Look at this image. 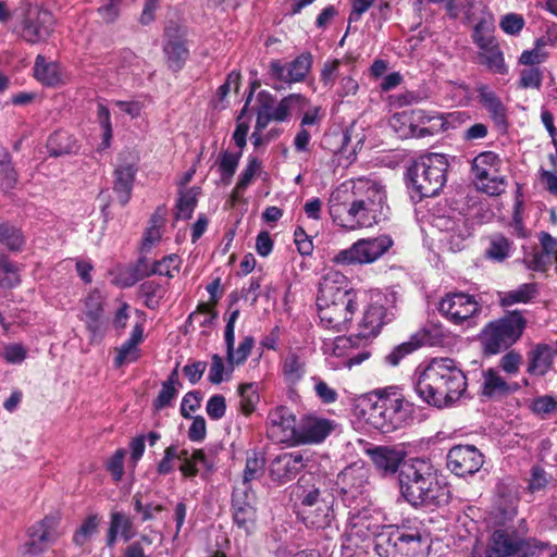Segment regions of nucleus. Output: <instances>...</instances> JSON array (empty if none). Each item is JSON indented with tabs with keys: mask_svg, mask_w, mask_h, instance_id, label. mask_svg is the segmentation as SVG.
Here are the masks:
<instances>
[{
	"mask_svg": "<svg viewBox=\"0 0 557 557\" xmlns=\"http://www.w3.org/2000/svg\"><path fill=\"white\" fill-rule=\"evenodd\" d=\"M289 490L297 516L308 528L319 530L331 527L335 518L334 497L320 475L304 474Z\"/></svg>",
	"mask_w": 557,
	"mask_h": 557,
	"instance_id": "obj_5",
	"label": "nucleus"
},
{
	"mask_svg": "<svg viewBox=\"0 0 557 557\" xmlns=\"http://www.w3.org/2000/svg\"><path fill=\"white\" fill-rule=\"evenodd\" d=\"M417 348L422 346H444L447 339L444 327L441 324L429 322L411 335Z\"/></svg>",
	"mask_w": 557,
	"mask_h": 557,
	"instance_id": "obj_35",
	"label": "nucleus"
},
{
	"mask_svg": "<svg viewBox=\"0 0 557 557\" xmlns=\"http://www.w3.org/2000/svg\"><path fill=\"white\" fill-rule=\"evenodd\" d=\"M199 194V187H190L188 189L180 190L174 213L176 220L191 219L193 213L197 207V197Z\"/></svg>",
	"mask_w": 557,
	"mask_h": 557,
	"instance_id": "obj_39",
	"label": "nucleus"
},
{
	"mask_svg": "<svg viewBox=\"0 0 557 557\" xmlns=\"http://www.w3.org/2000/svg\"><path fill=\"white\" fill-rule=\"evenodd\" d=\"M242 156V151L231 152L228 150H223L220 153L218 161V172L220 173L221 182L224 185L231 184L232 178L238 168Z\"/></svg>",
	"mask_w": 557,
	"mask_h": 557,
	"instance_id": "obj_44",
	"label": "nucleus"
},
{
	"mask_svg": "<svg viewBox=\"0 0 557 557\" xmlns=\"http://www.w3.org/2000/svg\"><path fill=\"white\" fill-rule=\"evenodd\" d=\"M20 283L15 265L8 257H0V286L5 288L15 287Z\"/></svg>",
	"mask_w": 557,
	"mask_h": 557,
	"instance_id": "obj_62",
	"label": "nucleus"
},
{
	"mask_svg": "<svg viewBox=\"0 0 557 557\" xmlns=\"http://www.w3.org/2000/svg\"><path fill=\"white\" fill-rule=\"evenodd\" d=\"M371 459L379 471L383 475H392L400 472L405 459L401 450L377 446L370 451Z\"/></svg>",
	"mask_w": 557,
	"mask_h": 557,
	"instance_id": "obj_28",
	"label": "nucleus"
},
{
	"mask_svg": "<svg viewBox=\"0 0 557 557\" xmlns=\"http://www.w3.org/2000/svg\"><path fill=\"white\" fill-rule=\"evenodd\" d=\"M371 546L373 544L361 542V539L348 543V532H345L343 535L342 555L344 557H367Z\"/></svg>",
	"mask_w": 557,
	"mask_h": 557,
	"instance_id": "obj_61",
	"label": "nucleus"
},
{
	"mask_svg": "<svg viewBox=\"0 0 557 557\" xmlns=\"http://www.w3.org/2000/svg\"><path fill=\"white\" fill-rule=\"evenodd\" d=\"M281 370L285 383L296 386L306 375V361L296 351H288L281 363Z\"/></svg>",
	"mask_w": 557,
	"mask_h": 557,
	"instance_id": "obj_34",
	"label": "nucleus"
},
{
	"mask_svg": "<svg viewBox=\"0 0 557 557\" xmlns=\"http://www.w3.org/2000/svg\"><path fill=\"white\" fill-rule=\"evenodd\" d=\"M527 534V521L521 519L518 527L494 530L490 545L499 557H541L547 544Z\"/></svg>",
	"mask_w": 557,
	"mask_h": 557,
	"instance_id": "obj_10",
	"label": "nucleus"
},
{
	"mask_svg": "<svg viewBox=\"0 0 557 557\" xmlns=\"http://www.w3.org/2000/svg\"><path fill=\"white\" fill-rule=\"evenodd\" d=\"M398 482L400 495L416 509L433 511L449 503L450 491L440 482L430 459L408 458L398 473Z\"/></svg>",
	"mask_w": 557,
	"mask_h": 557,
	"instance_id": "obj_3",
	"label": "nucleus"
},
{
	"mask_svg": "<svg viewBox=\"0 0 557 557\" xmlns=\"http://www.w3.org/2000/svg\"><path fill=\"white\" fill-rule=\"evenodd\" d=\"M308 451L294 450L275 456L269 466L271 479L277 484H285L293 480L311 461Z\"/></svg>",
	"mask_w": 557,
	"mask_h": 557,
	"instance_id": "obj_20",
	"label": "nucleus"
},
{
	"mask_svg": "<svg viewBox=\"0 0 557 557\" xmlns=\"http://www.w3.org/2000/svg\"><path fill=\"white\" fill-rule=\"evenodd\" d=\"M151 275H156L154 261L150 262L146 256H141L138 258L136 263L125 273L122 286L131 287L143 278L149 277Z\"/></svg>",
	"mask_w": 557,
	"mask_h": 557,
	"instance_id": "obj_42",
	"label": "nucleus"
},
{
	"mask_svg": "<svg viewBox=\"0 0 557 557\" xmlns=\"http://www.w3.org/2000/svg\"><path fill=\"white\" fill-rule=\"evenodd\" d=\"M384 186L372 180L358 178L349 190L345 185L332 191L329 212L333 222L346 230L371 227L389 214Z\"/></svg>",
	"mask_w": 557,
	"mask_h": 557,
	"instance_id": "obj_1",
	"label": "nucleus"
},
{
	"mask_svg": "<svg viewBox=\"0 0 557 557\" xmlns=\"http://www.w3.org/2000/svg\"><path fill=\"white\" fill-rule=\"evenodd\" d=\"M388 124L401 138L413 136L416 133V126L413 125L412 119L407 111L393 114L388 121Z\"/></svg>",
	"mask_w": 557,
	"mask_h": 557,
	"instance_id": "obj_55",
	"label": "nucleus"
},
{
	"mask_svg": "<svg viewBox=\"0 0 557 557\" xmlns=\"http://www.w3.org/2000/svg\"><path fill=\"white\" fill-rule=\"evenodd\" d=\"M255 345V338L252 336H246L239 343L237 349L235 350V338L231 342V345L225 342L226 348V361L231 366L230 373L233 372L234 366L243 364L251 354L252 347Z\"/></svg>",
	"mask_w": 557,
	"mask_h": 557,
	"instance_id": "obj_40",
	"label": "nucleus"
},
{
	"mask_svg": "<svg viewBox=\"0 0 557 557\" xmlns=\"http://www.w3.org/2000/svg\"><path fill=\"white\" fill-rule=\"evenodd\" d=\"M125 456V449L119 448L104 462L106 470L111 474L112 481L114 483L121 482L123 478Z\"/></svg>",
	"mask_w": 557,
	"mask_h": 557,
	"instance_id": "obj_60",
	"label": "nucleus"
},
{
	"mask_svg": "<svg viewBox=\"0 0 557 557\" xmlns=\"http://www.w3.org/2000/svg\"><path fill=\"white\" fill-rule=\"evenodd\" d=\"M17 181V173L12 165L11 156L3 150L0 153V184L3 189H12Z\"/></svg>",
	"mask_w": 557,
	"mask_h": 557,
	"instance_id": "obj_57",
	"label": "nucleus"
},
{
	"mask_svg": "<svg viewBox=\"0 0 557 557\" xmlns=\"http://www.w3.org/2000/svg\"><path fill=\"white\" fill-rule=\"evenodd\" d=\"M46 147L49 156L55 158L70 154L77 149L76 139L63 129L52 133L47 140Z\"/></svg>",
	"mask_w": 557,
	"mask_h": 557,
	"instance_id": "obj_37",
	"label": "nucleus"
},
{
	"mask_svg": "<svg viewBox=\"0 0 557 557\" xmlns=\"http://www.w3.org/2000/svg\"><path fill=\"white\" fill-rule=\"evenodd\" d=\"M313 63V57L310 52H304L288 63L273 59L269 63L268 75L271 79L277 81L281 85H274L273 88L281 90L283 85L290 86L295 83L304 82L309 74Z\"/></svg>",
	"mask_w": 557,
	"mask_h": 557,
	"instance_id": "obj_16",
	"label": "nucleus"
},
{
	"mask_svg": "<svg viewBox=\"0 0 557 557\" xmlns=\"http://www.w3.org/2000/svg\"><path fill=\"white\" fill-rule=\"evenodd\" d=\"M480 63L485 65L491 72L504 75L508 72L504 54L499 47L491 48L486 52L479 54Z\"/></svg>",
	"mask_w": 557,
	"mask_h": 557,
	"instance_id": "obj_47",
	"label": "nucleus"
},
{
	"mask_svg": "<svg viewBox=\"0 0 557 557\" xmlns=\"http://www.w3.org/2000/svg\"><path fill=\"white\" fill-rule=\"evenodd\" d=\"M519 496L517 491L506 484L496 486L494 507L505 520H510L517 515Z\"/></svg>",
	"mask_w": 557,
	"mask_h": 557,
	"instance_id": "obj_33",
	"label": "nucleus"
},
{
	"mask_svg": "<svg viewBox=\"0 0 557 557\" xmlns=\"http://www.w3.org/2000/svg\"><path fill=\"white\" fill-rule=\"evenodd\" d=\"M97 122L102 131L100 149L104 150L110 148L113 136L111 114L106 104L99 102L97 104Z\"/></svg>",
	"mask_w": 557,
	"mask_h": 557,
	"instance_id": "obj_48",
	"label": "nucleus"
},
{
	"mask_svg": "<svg viewBox=\"0 0 557 557\" xmlns=\"http://www.w3.org/2000/svg\"><path fill=\"white\" fill-rule=\"evenodd\" d=\"M103 297L98 289H92L84 299V310L81 320L89 332L90 343H100L104 336L102 327Z\"/></svg>",
	"mask_w": 557,
	"mask_h": 557,
	"instance_id": "obj_23",
	"label": "nucleus"
},
{
	"mask_svg": "<svg viewBox=\"0 0 557 557\" xmlns=\"http://www.w3.org/2000/svg\"><path fill=\"white\" fill-rule=\"evenodd\" d=\"M267 433L269 438L277 443H292L297 441L298 425L296 417L285 406L272 409L267 418Z\"/></svg>",
	"mask_w": 557,
	"mask_h": 557,
	"instance_id": "obj_21",
	"label": "nucleus"
},
{
	"mask_svg": "<svg viewBox=\"0 0 557 557\" xmlns=\"http://www.w3.org/2000/svg\"><path fill=\"white\" fill-rule=\"evenodd\" d=\"M500 159L494 151H483L472 161L471 171L475 178H486L487 173L497 172Z\"/></svg>",
	"mask_w": 557,
	"mask_h": 557,
	"instance_id": "obj_43",
	"label": "nucleus"
},
{
	"mask_svg": "<svg viewBox=\"0 0 557 557\" xmlns=\"http://www.w3.org/2000/svg\"><path fill=\"white\" fill-rule=\"evenodd\" d=\"M556 351L548 344L541 343L533 347L528 354L527 372L531 375L544 376L553 367V359Z\"/></svg>",
	"mask_w": 557,
	"mask_h": 557,
	"instance_id": "obj_30",
	"label": "nucleus"
},
{
	"mask_svg": "<svg viewBox=\"0 0 557 557\" xmlns=\"http://www.w3.org/2000/svg\"><path fill=\"white\" fill-rule=\"evenodd\" d=\"M386 527L382 524L381 515L366 504L349 508L345 532H348V543L361 539V542L373 544L375 550L377 539Z\"/></svg>",
	"mask_w": 557,
	"mask_h": 557,
	"instance_id": "obj_14",
	"label": "nucleus"
},
{
	"mask_svg": "<svg viewBox=\"0 0 557 557\" xmlns=\"http://www.w3.org/2000/svg\"><path fill=\"white\" fill-rule=\"evenodd\" d=\"M163 52L169 67L174 72L182 70L188 59L185 33L175 23H170L164 29Z\"/></svg>",
	"mask_w": 557,
	"mask_h": 557,
	"instance_id": "obj_22",
	"label": "nucleus"
},
{
	"mask_svg": "<svg viewBox=\"0 0 557 557\" xmlns=\"http://www.w3.org/2000/svg\"><path fill=\"white\" fill-rule=\"evenodd\" d=\"M334 421L308 414L301 418L298 424L297 441L308 444L323 442L333 431Z\"/></svg>",
	"mask_w": 557,
	"mask_h": 557,
	"instance_id": "obj_24",
	"label": "nucleus"
},
{
	"mask_svg": "<svg viewBox=\"0 0 557 557\" xmlns=\"http://www.w3.org/2000/svg\"><path fill=\"white\" fill-rule=\"evenodd\" d=\"M276 100L272 94H270L267 90H261L257 95V128H267V126L270 124V122L259 124L260 117H267L271 116L273 110L275 109Z\"/></svg>",
	"mask_w": 557,
	"mask_h": 557,
	"instance_id": "obj_54",
	"label": "nucleus"
},
{
	"mask_svg": "<svg viewBox=\"0 0 557 557\" xmlns=\"http://www.w3.org/2000/svg\"><path fill=\"white\" fill-rule=\"evenodd\" d=\"M474 181L480 190L491 196H497L505 191V180L497 172L487 173L486 178H475Z\"/></svg>",
	"mask_w": 557,
	"mask_h": 557,
	"instance_id": "obj_59",
	"label": "nucleus"
},
{
	"mask_svg": "<svg viewBox=\"0 0 557 557\" xmlns=\"http://www.w3.org/2000/svg\"><path fill=\"white\" fill-rule=\"evenodd\" d=\"M252 96H253V89L251 88L249 94L247 95L246 102L237 116V125L233 133V140H234L235 145L239 148L238 151H242V152L247 144V134L249 131V124L247 122H240V120L246 115V113L248 111V107L252 99Z\"/></svg>",
	"mask_w": 557,
	"mask_h": 557,
	"instance_id": "obj_51",
	"label": "nucleus"
},
{
	"mask_svg": "<svg viewBox=\"0 0 557 557\" xmlns=\"http://www.w3.org/2000/svg\"><path fill=\"white\" fill-rule=\"evenodd\" d=\"M534 293L533 284H522L517 289L505 293L500 298V305L508 307L519 302L525 304L533 298Z\"/></svg>",
	"mask_w": 557,
	"mask_h": 557,
	"instance_id": "obj_56",
	"label": "nucleus"
},
{
	"mask_svg": "<svg viewBox=\"0 0 557 557\" xmlns=\"http://www.w3.org/2000/svg\"><path fill=\"white\" fill-rule=\"evenodd\" d=\"M360 417L370 428L392 433L413 420V405L399 394L381 392L362 403Z\"/></svg>",
	"mask_w": 557,
	"mask_h": 557,
	"instance_id": "obj_6",
	"label": "nucleus"
},
{
	"mask_svg": "<svg viewBox=\"0 0 557 557\" xmlns=\"http://www.w3.org/2000/svg\"><path fill=\"white\" fill-rule=\"evenodd\" d=\"M393 245L394 240L387 234L360 238L350 247L339 250L334 256L333 261L342 265L373 263L385 255Z\"/></svg>",
	"mask_w": 557,
	"mask_h": 557,
	"instance_id": "obj_13",
	"label": "nucleus"
},
{
	"mask_svg": "<svg viewBox=\"0 0 557 557\" xmlns=\"http://www.w3.org/2000/svg\"><path fill=\"white\" fill-rule=\"evenodd\" d=\"M256 498L251 487L234 488L231 499L234 525L246 535L255 533L257 528Z\"/></svg>",
	"mask_w": 557,
	"mask_h": 557,
	"instance_id": "obj_18",
	"label": "nucleus"
},
{
	"mask_svg": "<svg viewBox=\"0 0 557 557\" xmlns=\"http://www.w3.org/2000/svg\"><path fill=\"white\" fill-rule=\"evenodd\" d=\"M512 243L503 235H496L491 239L485 257L496 262H503L511 252Z\"/></svg>",
	"mask_w": 557,
	"mask_h": 557,
	"instance_id": "obj_46",
	"label": "nucleus"
},
{
	"mask_svg": "<svg viewBox=\"0 0 557 557\" xmlns=\"http://www.w3.org/2000/svg\"><path fill=\"white\" fill-rule=\"evenodd\" d=\"M307 102L308 100L301 94H290L276 102L275 109L270 117H260L259 124L261 125L265 122H286L292 117V111L302 110L307 106Z\"/></svg>",
	"mask_w": 557,
	"mask_h": 557,
	"instance_id": "obj_31",
	"label": "nucleus"
},
{
	"mask_svg": "<svg viewBox=\"0 0 557 557\" xmlns=\"http://www.w3.org/2000/svg\"><path fill=\"white\" fill-rule=\"evenodd\" d=\"M0 244L11 251H20L25 244L23 234L9 222L0 221Z\"/></svg>",
	"mask_w": 557,
	"mask_h": 557,
	"instance_id": "obj_45",
	"label": "nucleus"
},
{
	"mask_svg": "<svg viewBox=\"0 0 557 557\" xmlns=\"http://www.w3.org/2000/svg\"><path fill=\"white\" fill-rule=\"evenodd\" d=\"M530 409L537 416L552 414L557 411V396L543 395L535 397L530 405Z\"/></svg>",
	"mask_w": 557,
	"mask_h": 557,
	"instance_id": "obj_64",
	"label": "nucleus"
},
{
	"mask_svg": "<svg viewBox=\"0 0 557 557\" xmlns=\"http://www.w3.org/2000/svg\"><path fill=\"white\" fill-rule=\"evenodd\" d=\"M467 377L450 358H434L417 374L413 388L420 399L438 409L449 408L467 391Z\"/></svg>",
	"mask_w": 557,
	"mask_h": 557,
	"instance_id": "obj_2",
	"label": "nucleus"
},
{
	"mask_svg": "<svg viewBox=\"0 0 557 557\" xmlns=\"http://www.w3.org/2000/svg\"><path fill=\"white\" fill-rule=\"evenodd\" d=\"M476 92L479 103L488 112L496 126L507 127V108L496 92L485 84H480Z\"/></svg>",
	"mask_w": 557,
	"mask_h": 557,
	"instance_id": "obj_27",
	"label": "nucleus"
},
{
	"mask_svg": "<svg viewBox=\"0 0 557 557\" xmlns=\"http://www.w3.org/2000/svg\"><path fill=\"white\" fill-rule=\"evenodd\" d=\"M49 524L50 521L44 519L28 529L29 540L26 543L27 552L37 554L44 550L47 543L52 540V531Z\"/></svg>",
	"mask_w": 557,
	"mask_h": 557,
	"instance_id": "obj_38",
	"label": "nucleus"
},
{
	"mask_svg": "<svg viewBox=\"0 0 557 557\" xmlns=\"http://www.w3.org/2000/svg\"><path fill=\"white\" fill-rule=\"evenodd\" d=\"M482 379L481 395L488 399H500L519 389L518 383L507 382L495 368L484 370Z\"/></svg>",
	"mask_w": 557,
	"mask_h": 557,
	"instance_id": "obj_25",
	"label": "nucleus"
},
{
	"mask_svg": "<svg viewBox=\"0 0 557 557\" xmlns=\"http://www.w3.org/2000/svg\"><path fill=\"white\" fill-rule=\"evenodd\" d=\"M361 293L350 287L347 277L330 271L319 283L317 306L321 324L335 332L344 331L358 309Z\"/></svg>",
	"mask_w": 557,
	"mask_h": 557,
	"instance_id": "obj_4",
	"label": "nucleus"
},
{
	"mask_svg": "<svg viewBox=\"0 0 557 557\" xmlns=\"http://www.w3.org/2000/svg\"><path fill=\"white\" fill-rule=\"evenodd\" d=\"M485 462V456L474 445H455L446 456L447 469L457 476L473 475Z\"/></svg>",
	"mask_w": 557,
	"mask_h": 557,
	"instance_id": "obj_19",
	"label": "nucleus"
},
{
	"mask_svg": "<svg viewBox=\"0 0 557 557\" xmlns=\"http://www.w3.org/2000/svg\"><path fill=\"white\" fill-rule=\"evenodd\" d=\"M136 535L133 519L124 511L113 510L110 512L109 529L106 535V544L113 547L117 539L124 542L131 541Z\"/></svg>",
	"mask_w": 557,
	"mask_h": 557,
	"instance_id": "obj_26",
	"label": "nucleus"
},
{
	"mask_svg": "<svg viewBox=\"0 0 557 557\" xmlns=\"http://www.w3.org/2000/svg\"><path fill=\"white\" fill-rule=\"evenodd\" d=\"M240 408L245 414H250L259 403L258 386L256 383H244L238 387Z\"/></svg>",
	"mask_w": 557,
	"mask_h": 557,
	"instance_id": "obj_53",
	"label": "nucleus"
},
{
	"mask_svg": "<svg viewBox=\"0 0 557 557\" xmlns=\"http://www.w3.org/2000/svg\"><path fill=\"white\" fill-rule=\"evenodd\" d=\"M437 309L450 323L472 327L476 324L482 307L474 296L460 292L446 294L438 302Z\"/></svg>",
	"mask_w": 557,
	"mask_h": 557,
	"instance_id": "obj_15",
	"label": "nucleus"
},
{
	"mask_svg": "<svg viewBox=\"0 0 557 557\" xmlns=\"http://www.w3.org/2000/svg\"><path fill=\"white\" fill-rule=\"evenodd\" d=\"M99 521L100 519L97 513L89 515L75 531L73 535V543L76 546H84L95 534H97Z\"/></svg>",
	"mask_w": 557,
	"mask_h": 557,
	"instance_id": "obj_49",
	"label": "nucleus"
},
{
	"mask_svg": "<svg viewBox=\"0 0 557 557\" xmlns=\"http://www.w3.org/2000/svg\"><path fill=\"white\" fill-rule=\"evenodd\" d=\"M448 157L443 153H428L418 158L407 171L408 186L419 196L434 197L447 182Z\"/></svg>",
	"mask_w": 557,
	"mask_h": 557,
	"instance_id": "obj_8",
	"label": "nucleus"
},
{
	"mask_svg": "<svg viewBox=\"0 0 557 557\" xmlns=\"http://www.w3.org/2000/svg\"><path fill=\"white\" fill-rule=\"evenodd\" d=\"M431 224L447 234L446 240L453 251L461 250L463 240L471 235L467 219L453 209L433 212Z\"/></svg>",
	"mask_w": 557,
	"mask_h": 557,
	"instance_id": "obj_17",
	"label": "nucleus"
},
{
	"mask_svg": "<svg viewBox=\"0 0 557 557\" xmlns=\"http://www.w3.org/2000/svg\"><path fill=\"white\" fill-rule=\"evenodd\" d=\"M134 511L140 513V521L146 522L153 520L156 513L163 511L164 507L161 504H144L141 493L137 492L132 499Z\"/></svg>",
	"mask_w": 557,
	"mask_h": 557,
	"instance_id": "obj_58",
	"label": "nucleus"
},
{
	"mask_svg": "<svg viewBox=\"0 0 557 557\" xmlns=\"http://www.w3.org/2000/svg\"><path fill=\"white\" fill-rule=\"evenodd\" d=\"M33 70L35 78L46 86L53 87L62 82L59 64L47 62L41 54L36 57Z\"/></svg>",
	"mask_w": 557,
	"mask_h": 557,
	"instance_id": "obj_36",
	"label": "nucleus"
},
{
	"mask_svg": "<svg viewBox=\"0 0 557 557\" xmlns=\"http://www.w3.org/2000/svg\"><path fill=\"white\" fill-rule=\"evenodd\" d=\"M527 319L520 310L508 311L504 317L488 322L480 334L483 352L486 356L508 350L522 336Z\"/></svg>",
	"mask_w": 557,
	"mask_h": 557,
	"instance_id": "obj_9",
	"label": "nucleus"
},
{
	"mask_svg": "<svg viewBox=\"0 0 557 557\" xmlns=\"http://www.w3.org/2000/svg\"><path fill=\"white\" fill-rule=\"evenodd\" d=\"M370 470L361 460L345 467L336 476L338 496L348 508L370 504Z\"/></svg>",
	"mask_w": 557,
	"mask_h": 557,
	"instance_id": "obj_11",
	"label": "nucleus"
},
{
	"mask_svg": "<svg viewBox=\"0 0 557 557\" xmlns=\"http://www.w3.org/2000/svg\"><path fill=\"white\" fill-rule=\"evenodd\" d=\"M262 170V161L255 154H249L246 166L238 176V181L233 189L234 197L238 198L252 183L253 177Z\"/></svg>",
	"mask_w": 557,
	"mask_h": 557,
	"instance_id": "obj_41",
	"label": "nucleus"
},
{
	"mask_svg": "<svg viewBox=\"0 0 557 557\" xmlns=\"http://www.w3.org/2000/svg\"><path fill=\"white\" fill-rule=\"evenodd\" d=\"M265 461L264 458L259 457L257 451L247 457L246 466L243 473L244 488L250 487L249 483L262 476Z\"/></svg>",
	"mask_w": 557,
	"mask_h": 557,
	"instance_id": "obj_52",
	"label": "nucleus"
},
{
	"mask_svg": "<svg viewBox=\"0 0 557 557\" xmlns=\"http://www.w3.org/2000/svg\"><path fill=\"white\" fill-rule=\"evenodd\" d=\"M55 17L39 5L28 7L14 27L15 34L29 45L46 42L54 32Z\"/></svg>",
	"mask_w": 557,
	"mask_h": 557,
	"instance_id": "obj_12",
	"label": "nucleus"
},
{
	"mask_svg": "<svg viewBox=\"0 0 557 557\" xmlns=\"http://www.w3.org/2000/svg\"><path fill=\"white\" fill-rule=\"evenodd\" d=\"M136 169L131 164L117 166L114 171L113 190L121 206H126L131 199Z\"/></svg>",
	"mask_w": 557,
	"mask_h": 557,
	"instance_id": "obj_32",
	"label": "nucleus"
},
{
	"mask_svg": "<svg viewBox=\"0 0 557 557\" xmlns=\"http://www.w3.org/2000/svg\"><path fill=\"white\" fill-rule=\"evenodd\" d=\"M429 535L420 522H403L386 527L377 539L375 553L380 557H426Z\"/></svg>",
	"mask_w": 557,
	"mask_h": 557,
	"instance_id": "obj_7",
	"label": "nucleus"
},
{
	"mask_svg": "<svg viewBox=\"0 0 557 557\" xmlns=\"http://www.w3.org/2000/svg\"><path fill=\"white\" fill-rule=\"evenodd\" d=\"M188 460V462L181 463L178 468L183 475L187 478H194L198 474L199 465L207 470H211L213 468V465L209 461L202 449H194L190 454V459Z\"/></svg>",
	"mask_w": 557,
	"mask_h": 557,
	"instance_id": "obj_50",
	"label": "nucleus"
},
{
	"mask_svg": "<svg viewBox=\"0 0 557 557\" xmlns=\"http://www.w3.org/2000/svg\"><path fill=\"white\" fill-rule=\"evenodd\" d=\"M366 339L367 335L361 333L357 334L356 336H338L334 342V354L336 356L346 355V366L348 368L361 364L370 357V351L362 349L355 352L354 348Z\"/></svg>",
	"mask_w": 557,
	"mask_h": 557,
	"instance_id": "obj_29",
	"label": "nucleus"
},
{
	"mask_svg": "<svg viewBox=\"0 0 557 557\" xmlns=\"http://www.w3.org/2000/svg\"><path fill=\"white\" fill-rule=\"evenodd\" d=\"M552 480V475L539 465L531 468L528 490L531 493L544 491Z\"/></svg>",
	"mask_w": 557,
	"mask_h": 557,
	"instance_id": "obj_63",
	"label": "nucleus"
}]
</instances>
